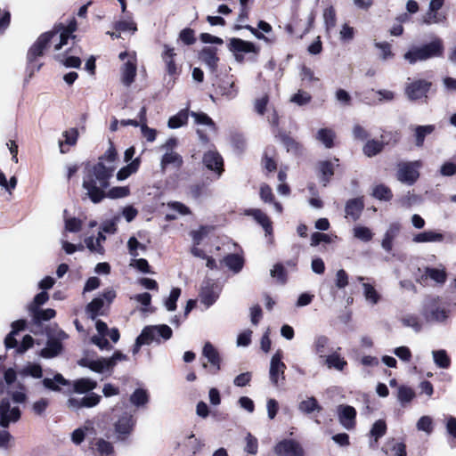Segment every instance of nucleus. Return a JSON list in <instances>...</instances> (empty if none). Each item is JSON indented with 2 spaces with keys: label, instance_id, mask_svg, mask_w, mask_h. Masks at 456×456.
I'll list each match as a JSON object with an SVG mask.
<instances>
[{
  "label": "nucleus",
  "instance_id": "nucleus-1",
  "mask_svg": "<svg viewBox=\"0 0 456 456\" xmlns=\"http://www.w3.org/2000/svg\"><path fill=\"white\" fill-rule=\"evenodd\" d=\"M116 159L117 151L110 145L96 164L86 167L82 186L92 202L96 204L106 198V189L116 169Z\"/></svg>",
  "mask_w": 456,
  "mask_h": 456
},
{
  "label": "nucleus",
  "instance_id": "nucleus-2",
  "mask_svg": "<svg viewBox=\"0 0 456 456\" xmlns=\"http://www.w3.org/2000/svg\"><path fill=\"white\" fill-rule=\"evenodd\" d=\"M27 396L24 387L20 385V390L12 393L11 402L9 397H3L0 401V425L6 428L11 423L17 422L20 418V411L17 403L25 402Z\"/></svg>",
  "mask_w": 456,
  "mask_h": 456
},
{
  "label": "nucleus",
  "instance_id": "nucleus-3",
  "mask_svg": "<svg viewBox=\"0 0 456 456\" xmlns=\"http://www.w3.org/2000/svg\"><path fill=\"white\" fill-rule=\"evenodd\" d=\"M54 36H56V33H51L50 31L43 33L29 48L27 58L29 69H31L30 76H32L35 71H38L41 68V64L35 63L37 58L43 55L44 51L48 47L50 43L56 44Z\"/></svg>",
  "mask_w": 456,
  "mask_h": 456
},
{
  "label": "nucleus",
  "instance_id": "nucleus-4",
  "mask_svg": "<svg viewBox=\"0 0 456 456\" xmlns=\"http://www.w3.org/2000/svg\"><path fill=\"white\" fill-rule=\"evenodd\" d=\"M136 419L131 412L124 411L113 424L115 438L118 442H126L132 435Z\"/></svg>",
  "mask_w": 456,
  "mask_h": 456
},
{
  "label": "nucleus",
  "instance_id": "nucleus-5",
  "mask_svg": "<svg viewBox=\"0 0 456 456\" xmlns=\"http://www.w3.org/2000/svg\"><path fill=\"white\" fill-rule=\"evenodd\" d=\"M124 61L120 68L121 82L126 86H130L135 78L137 71V59L134 52H122L118 55Z\"/></svg>",
  "mask_w": 456,
  "mask_h": 456
},
{
  "label": "nucleus",
  "instance_id": "nucleus-6",
  "mask_svg": "<svg viewBox=\"0 0 456 456\" xmlns=\"http://www.w3.org/2000/svg\"><path fill=\"white\" fill-rule=\"evenodd\" d=\"M422 314L428 322H445L450 310L442 305L438 298L432 297L425 302Z\"/></svg>",
  "mask_w": 456,
  "mask_h": 456
},
{
  "label": "nucleus",
  "instance_id": "nucleus-7",
  "mask_svg": "<svg viewBox=\"0 0 456 456\" xmlns=\"http://www.w3.org/2000/svg\"><path fill=\"white\" fill-rule=\"evenodd\" d=\"M420 160L401 162L397 166V179L403 183L412 185L419 178V169L421 167Z\"/></svg>",
  "mask_w": 456,
  "mask_h": 456
},
{
  "label": "nucleus",
  "instance_id": "nucleus-8",
  "mask_svg": "<svg viewBox=\"0 0 456 456\" xmlns=\"http://www.w3.org/2000/svg\"><path fill=\"white\" fill-rule=\"evenodd\" d=\"M171 328L166 324L146 326L139 335L147 345L160 343V338L167 340L172 337Z\"/></svg>",
  "mask_w": 456,
  "mask_h": 456
},
{
  "label": "nucleus",
  "instance_id": "nucleus-9",
  "mask_svg": "<svg viewBox=\"0 0 456 456\" xmlns=\"http://www.w3.org/2000/svg\"><path fill=\"white\" fill-rule=\"evenodd\" d=\"M116 297V292L113 289H107L102 295L93 299L86 306V313L92 320L103 314L105 304L110 305Z\"/></svg>",
  "mask_w": 456,
  "mask_h": 456
},
{
  "label": "nucleus",
  "instance_id": "nucleus-10",
  "mask_svg": "<svg viewBox=\"0 0 456 456\" xmlns=\"http://www.w3.org/2000/svg\"><path fill=\"white\" fill-rule=\"evenodd\" d=\"M281 359L282 353L281 350H278L273 355L270 362L269 378L272 384L276 387H279L285 379L286 365Z\"/></svg>",
  "mask_w": 456,
  "mask_h": 456
},
{
  "label": "nucleus",
  "instance_id": "nucleus-11",
  "mask_svg": "<svg viewBox=\"0 0 456 456\" xmlns=\"http://www.w3.org/2000/svg\"><path fill=\"white\" fill-rule=\"evenodd\" d=\"M228 48L233 53L235 60L239 62L244 61L246 53H253L257 54L259 52L258 47H256L255 44L236 37L230 39Z\"/></svg>",
  "mask_w": 456,
  "mask_h": 456
},
{
  "label": "nucleus",
  "instance_id": "nucleus-12",
  "mask_svg": "<svg viewBox=\"0 0 456 456\" xmlns=\"http://www.w3.org/2000/svg\"><path fill=\"white\" fill-rule=\"evenodd\" d=\"M68 338L62 330H58L55 334H48L46 346L40 352L44 358H53L61 354L62 350L61 342Z\"/></svg>",
  "mask_w": 456,
  "mask_h": 456
},
{
  "label": "nucleus",
  "instance_id": "nucleus-13",
  "mask_svg": "<svg viewBox=\"0 0 456 456\" xmlns=\"http://www.w3.org/2000/svg\"><path fill=\"white\" fill-rule=\"evenodd\" d=\"M221 287L213 280L207 279L202 282L200 299L206 307L211 306L219 297Z\"/></svg>",
  "mask_w": 456,
  "mask_h": 456
},
{
  "label": "nucleus",
  "instance_id": "nucleus-14",
  "mask_svg": "<svg viewBox=\"0 0 456 456\" xmlns=\"http://www.w3.org/2000/svg\"><path fill=\"white\" fill-rule=\"evenodd\" d=\"M278 456H304L305 451L299 442L294 439H283L273 447Z\"/></svg>",
  "mask_w": 456,
  "mask_h": 456
},
{
  "label": "nucleus",
  "instance_id": "nucleus-15",
  "mask_svg": "<svg viewBox=\"0 0 456 456\" xmlns=\"http://www.w3.org/2000/svg\"><path fill=\"white\" fill-rule=\"evenodd\" d=\"M432 83L425 79L413 80L406 85L405 94L411 101L427 98Z\"/></svg>",
  "mask_w": 456,
  "mask_h": 456
},
{
  "label": "nucleus",
  "instance_id": "nucleus-16",
  "mask_svg": "<svg viewBox=\"0 0 456 456\" xmlns=\"http://www.w3.org/2000/svg\"><path fill=\"white\" fill-rule=\"evenodd\" d=\"M337 414L340 425L347 430L354 428L356 424V411L354 407L340 404L337 407Z\"/></svg>",
  "mask_w": 456,
  "mask_h": 456
},
{
  "label": "nucleus",
  "instance_id": "nucleus-17",
  "mask_svg": "<svg viewBox=\"0 0 456 456\" xmlns=\"http://www.w3.org/2000/svg\"><path fill=\"white\" fill-rule=\"evenodd\" d=\"M75 30V20H73L68 27H64L62 24L56 25L53 29L50 31L51 33H56V36H54V39L56 41L54 50L59 51L63 45H67L68 40Z\"/></svg>",
  "mask_w": 456,
  "mask_h": 456
},
{
  "label": "nucleus",
  "instance_id": "nucleus-18",
  "mask_svg": "<svg viewBox=\"0 0 456 456\" xmlns=\"http://www.w3.org/2000/svg\"><path fill=\"white\" fill-rule=\"evenodd\" d=\"M101 395L95 393H90L84 397H69L67 401V406L70 410L77 411L83 407L92 408L96 406L101 401Z\"/></svg>",
  "mask_w": 456,
  "mask_h": 456
},
{
  "label": "nucleus",
  "instance_id": "nucleus-19",
  "mask_svg": "<svg viewBox=\"0 0 456 456\" xmlns=\"http://www.w3.org/2000/svg\"><path fill=\"white\" fill-rule=\"evenodd\" d=\"M203 163L205 167L214 171L220 176L224 171V162L220 154L216 151H208L203 156Z\"/></svg>",
  "mask_w": 456,
  "mask_h": 456
},
{
  "label": "nucleus",
  "instance_id": "nucleus-20",
  "mask_svg": "<svg viewBox=\"0 0 456 456\" xmlns=\"http://www.w3.org/2000/svg\"><path fill=\"white\" fill-rule=\"evenodd\" d=\"M426 60L442 57L444 51V42L439 37H435L431 42L422 45Z\"/></svg>",
  "mask_w": 456,
  "mask_h": 456
},
{
  "label": "nucleus",
  "instance_id": "nucleus-21",
  "mask_svg": "<svg viewBox=\"0 0 456 456\" xmlns=\"http://www.w3.org/2000/svg\"><path fill=\"white\" fill-rule=\"evenodd\" d=\"M202 354L208 359L215 373L221 370V356L217 349L210 342L205 343Z\"/></svg>",
  "mask_w": 456,
  "mask_h": 456
},
{
  "label": "nucleus",
  "instance_id": "nucleus-22",
  "mask_svg": "<svg viewBox=\"0 0 456 456\" xmlns=\"http://www.w3.org/2000/svg\"><path fill=\"white\" fill-rule=\"evenodd\" d=\"M338 159H334V160H322L318 163V171L320 175L321 183L323 186H326L331 176L334 175V166H338Z\"/></svg>",
  "mask_w": 456,
  "mask_h": 456
},
{
  "label": "nucleus",
  "instance_id": "nucleus-23",
  "mask_svg": "<svg viewBox=\"0 0 456 456\" xmlns=\"http://www.w3.org/2000/svg\"><path fill=\"white\" fill-rule=\"evenodd\" d=\"M147 109L145 106H142L140 111L137 115V118L140 119V128L142 136L149 142H153L157 137V130L154 128H151L147 126Z\"/></svg>",
  "mask_w": 456,
  "mask_h": 456
},
{
  "label": "nucleus",
  "instance_id": "nucleus-24",
  "mask_svg": "<svg viewBox=\"0 0 456 456\" xmlns=\"http://www.w3.org/2000/svg\"><path fill=\"white\" fill-rule=\"evenodd\" d=\"M245 215L252 216L265 230L266 235L273 233V226L270 218L258 208H251L245 211Z\"/></svg>",
  "mask_w": 456,
  "mask_h": 456
},
{
  "label": "nucleus",
  "instance_id": "nucleus-25",
  "mask_svg": "<svg viewBox=\"0 0 456 456\" xmlns=\"http://www.w3.org/2000/svg\"><path fill=\"white\" fill-rule=\"evenodd\" d=\"M364 208L363 200L361 198L349 200L345 207L346 217L356 221Z\"/></svg>",
  "mask_w": 456,
  "mask_h": 456
},
{
  "label": "nucleus",
  "instance_id": "nucleus-26",
  "mask_svg": "<svg viewBox=\"0 0 456 456\" xmlns=\"http://www.w3.org/2000/svg\"><path fill=\"white\" fill-rule=\"evenodd\" d=\"M216 52L217 50L215 47H204L200 53V61L211 70H215L217 66L218 57Z\"/></svg>",
  "mask_w": 456,
  "mask_h": 456
},
{
  "label": "nucleus",
  "instance_id": "nucleus-27",
  "mask_svg": "<svg viewBox=\"0 0 456 456\" xmlns=\"http://www.w3.org/2000/svg\"><path fill=\"white\" fill-rule=\"evenodd\" d=\"M42 383L45 388L54 392H60L61 386H68L70 384V382L60 373H56L53 379L45 378Z\"/></svg>",
  "mask_w": 456,
  "mask_h": 456
},
{
  "label": "nucleus",
  "instance_id": "nucleus-28",
  "mask_svg": "<svg viewBox=\"0 0 456 456\" xmlns=\"http://www.w3.org/2000/svg\"><path fill=\"white\" fill-rule=\"evenodd\" d=\"M357 281L362 282L363 296L365 300L370 305H377L380 300V295L375 288L369 282H363L364 278L358 276Z\"/></svg>",
  "mask_w": 456,
  "mask_h": 456
},
{
  "label": "nucleus",
  "instance_id": "nucleus-29",
  "mask_svg": "<svg viewBox=\"0 0 456 456\" xmlns=\"http://www.w3.org/2000/svg\"><path fill=\"white\" fill-rule=\"evenodd\" d=\"M26 321L25 320H18L12 323V331L7 335L4 339V345L7 349L13 348L17 346V340L15 339V335L25 329Z\"/></svg>",
  "mask_w": 456,
  "mask_h": 456
},
{
  "label": "nucleus",
  "instance_id": "nucleus-30",
  "mask_svg": "<svg viewBox=\"0 0 456 456\" xmlns=\"http://www.w3.org/2000/svg\"><path fill=\"white\" fill-rule=\"evenodd\" d=\"M443 240L444 235L435 231H425L415 234L412 238L415 243L441 242Z\"/></svg>",
  "mask_w": 456,
  "mask_h": 456
},
{
  "label": "nucleus",
  "instance_id": "nucleus-31",
  "mask_svg": "<svg viewBox=\"0 0 456 456\" xmlns=\"http://www.w3.org/2000/svg\"><path fill=\"white\" fill-rule=\"evenodd\" d=\"M72 386L75 393L85 394L96 388L97 382L88 378H82L74 380Z\"/></svg>",
  "mask_w": 456,
  "mask_h": 456
},
{
  "label": "nucleus",
  "instance_id": "nucleus-32",
  "mask_svg": "<svg viewBox=\"0 0 456 456\" xmlns=\"http://www.w3.org/2000/svg\"><path fill=\"white\" fill-rule=\"evenodd\" d=\"M175 56V49L168 46L167 45H164V52L162 53V59L166 63L167 72L173 76L176 74L177 68L174 61V57Z\"/></svg>",
  "mask_w": 456,
  "mask_h": 456
},
{
  "label": "nucleus",
  "instance_id": "nucleus-33",
  "mask_svg": "<svg viewBox=\"0 0 456 456\" xmlns=\"http://www.w3.org/2000/svg\"><path fill=\"white\" fill-rule=\"evenodd\" d=\"M400 224H392L389 225L388 229L387 230L386 233L384 234V238L382 240L381 245L382 248L389 252L391 251L393 248V240L397 236L400 231Z\"/></svg>",
  "mask_w": 456,
  "mask_h": 456
},
{
  "label": "nucleus",
  "instance_id": "nucleus-34",
  "mask_svg": "<svg viewBox=\"0 0 456 456\" xmlns=\"http://www.w3.org/2000/svg\"><path fill=\"white\" fill-rule=\"evenodd\" d=\"M64 141L59 142V147L61 153L67 152L65 146H74L77 143L78 138V131L77 128H69L62 133Z\"/></svg>",
  "mask_w": 456,
  "mask_h": 456
},
{
  "label": "nucleus",
  "instance_id": "nucleus-35",
  "mask_svg": "<svg viewBox=\"0 0 456 456\" xmlns=\"http://www.w3.org/2000/svg\"><path fill=\"white\" fill-rule=\"evenodd\" d=\"M403 59L410 64H415L418 61H425L426 57L421 45L411 46L404 54Z\"/></svg>",
  "mask_w": 456,
  "mask_h": 456
},
{
  "label": "nucleus",
  "instance_id": "nucleus-36",
  "mask_svg": "<svg viewBox=\"0 0 456 456\" xmlns=\"http://www.w3.org/2000/svg\"><path fill=\"white\" fill-rule=\"evenodd\" d=\"M446 20V14L442 12L431 11L428 9L422 16L421 22L425 25L440 24Z\"/></svg>",
  "mask_w": 456,
  "mask_h": 456
},
{
  "label": "nucleus",
  "instance_id": "nucleus-37",
  "mask_svg": "<svg viewBox=\"0 0 456 456\" xmlns=\"http://www.w3.org/2000/svg\"><path fill=\"white\" fill-rule=\"evenodd\" d=\"M183 164L182 157L175 151H166L162 156L160 166L164 171L168 165H173L175 167H180Z\"/></svg>",
  "mask_w": 456,
  "mask_h": 456
},
{
  "label": "nucleus",
  "instance_id": "nucleus-38",
  "mask_svg": "<svg viewBox=\"0 0 456 456\" xmlns=\"http://www.w3.org/2000/svg\"><path fill=\"white\" fill-rule=\"evenodd\" d=\"M94 448L99 456H116L112 443L103 438H99L95 441Z\"/></svg>",
  "mask_w": 456,
  "mask_h": 456
},
{
  "label": "nucleus",
  "instance_id": "nucleus-39",
  "mask_svg": "<svg viewBox=\"0 0 456 456\" xmlns=\"http://www.w3.org/2000/svg\"><path fill=\"white\" fill-rule=\"evenodd\" d=\"M80 364L88 367L95 372H102L110 368V362L106 358H101L98 360H82Z\"/></svg>",
  "mask_w": 456,
  "mask_h": 456
},
{
  "label": "nucleus",
  "instance_id": "nucleus-40",
  "mask_svg": "<svg viewBox=\"0 0 456 456\" xmlns=\"http://www.w3.org/2000/svg\"><path fill=\"white\" fill-rule=\"evenodd\" d=\"M315 138L326 148L330 149L334 145L335 132L330 128H321L318 130Z\"/></svg>",
  "mask_w": 456,
  "mask_h": 456
},
{
  "label": "nucleus",
  "instance_id": "nucleus-41",
  "mask_svg": "<svg viewBox=\"0 0 456 456\" xmlns=\"http://www.w3.org/2000/svg\"><path fill=\"white\" fill-rule=\"evenodd\" d=\"M189 117L188 109L181 110L177 114L169 118L167 126L171 129H176L187 123Z\"/></svg>",
  "mask_w": 456,
  "mask_h": 456
},
{
  "label": "nucleus",
  "instance_id": "nucleus-42",
  "mask_svg": "<svg viewBox=\"0 0 456 456\" xmlns=\"http://www.w3.org/2000/svg\"><path fill=\"white\" fill-rule=\"evenodd\" d=\"M260 198L263 201L266 203H273L274 209L278 213L282 212V206L274 200V196L273 194L272 189L267 184H262L260 187Z\"/></svg>",
  "mask_w": 456,
  "mask_h": 456
},
{
  "label": "nucleus",
  "instance_id": "nucleus-43",
  "mask_svg": "<svg viewBox=\"0 0 456 456\" xmlns=\"http://www.w3.org/2000/svg\"><path fill=\"white\" fill-rule=\"evenodd\" d=\"M435 364L442 369H448L451 366V359L444 349L432 351Z\"/></svg>",
  "mask_w": 456,
  "mask_h": 456
},
{
  "label": "nucleus",
  "instance_id": "nucleus-44",
  "mask_svg": "<svg viewBox=\"0 0 456 456\" xmlns=\"http://www.w3.org/2000/svg\"><path fill=\"white\" fill-rule=\"evenodd\" d=\"M434 125L417 126L415 127L416 145L421 147L424 143L425 137L431 134L435 131Z\"/></svg>",
  "mask_w": 456,
  "mask_h": 456
},
{
  "label": "nucleus",
  "instance_id": "nucleus-45",
  "mask_svg": "<svg viewBox=\"0 0 456 456\" xmlns=\"http://www.w3.org/2000/svg\"><path fill=\"white\" fill-rule=\"evenodd\" d=\"M298 409L304 413L310 414L315 411H320L322 407L314 396H310L299 403Z\"/></svg>",
  "mask_w": 456,
  "mask_h": 456
},
{
  "label": "nucleus",
  "instance_id": "nucleus-46",
  "mask_svg": "<svg viewBox=\"0 0 456 456\" xmlns=\"http://www.w3.org/2000/svg\"><path fill=\"white\" fill-rule=\"evenodd\" d=\"M384 451L386 453L391 451L395 456H406V447L403 443L397 442L395 439H391L386 444Z\"/></svg>",
  "mask_w": 456,
  "mask_h": 456
},
{
  "label": "nucleus",
  "instance_id": "nucleus-47",
  "mask_svg": "<svg viewBox=\"0 0 456 456\" xmlns=\"http://www.w3.org/2000/svg\"><path fill=\"white\" fill-rule=\"evenodd\" d=\"M403 326L411 328L414 331L419 332L422 328V322L416 314H408L401 318Z\"/></svg>",
  "mask_w": 456,
  "mask_h": 456
},
{
  "label": "nucleus",
  "instance_id": "nucleus-48",
  "mask_svg": "<svg viewBox=\"0 0 456 456\" xmlns=\"http://www.w3.org/2000/svg\"><path fill=\"white\" fill-rule=\"evenodd\" d=\"M191 116L194 118L197 125L206 126L210 131H216L214 121L204 112H191Z\"/></svg>",
  "mask_w": 456,
  "mask_h": 456
},
{
  "label": "nucleus",
  "instance_id": "nucleus-49",
  "mask_svg": "<svg viewBox=\"0 0 456 456\" xmlns=\"http://www.w3.org/2000/svg\"><path fill=\"white\" fill-rule=\"evenodd\" d=\"M328 368H334L338 370H343L347 365L346 361L338 354H331L327 356L325 361Z\"/></svg>",
  "mask_w": 456,
  "mask_h": 456
},
{
  "label": "nucleus",
  "instance_id": "nucleus-50",
  "mask_svg": "<svg viewBox=\"0 0 456 456\" xmlns=\"http://www.w3.org/2000/svg\"><path fill=\"white\" fill-rule=\"evenodd\" d=\"M140 165V159H135L127 166L122 167L117 174V178L119 181L126 179L132 174L135 173L138 170Z\"/></svg>",
  "mask_w": 456,
  "mask_h": 456
},
{
  "label": "nucleus",
  "instance_id": "nucleus-51",
  "mask_svg": "<svg viewBox=\"0 0 456 456\" xmlns=\"http://www.w3.org/2000/svg\"><path fill=\"white\" fill-rule=\"evenodd\" d=\"M35 322H40L42 321H48L53 319L56 312L52 308L33 310L29 312Z\"/></svg>",
  "mask_w": 456,
  "mask_h": 456
},
{
  "label": "nucleus",
  "instance_id": "nucleus-52",
  "mask_svg": "<svg viewBox=\"0 0 456 456\" xmlns=\"http://www.w3.org/2000/svg\"><path fill=\"white\" fill-rule=\"evenodd\" d=\"M353 234L354 238L363 242H368L373 238L371 230L362 225H355L353 228Z\"/></svg>",
  "mask_w": 456,
  "mask_h": 456
},
{
  "label": "nucleus",
  "instance_id": "nucleus-53",
  "mask_svg": "<svg viewBox=\"0 0 456 456\" xmlns=\"http://www.w3.org/2000/svg\"><path fill=\"white\" fill-rule=\"evenodd\" d=\"M20 375L22 377L30 376L35 379L42 377L43 370L39 364L28 363L20 370Z\"/></svg>",
  "mask_w": 456,
  "mask_h": 456
},
{
  "label": "nucleus",
  "instance_id": "nucleus-54",
  "mask_svg": "<svg viewBox=\"0 0 456 456\" xmlns=\"http://www.w3.org/2000/svg\"><path fill=\"white\" fill-rule=\"evenodd\" d=\"M149 401V396L144 389H136L130 396V402L136 407L144 406Z\"/></svg>",
  "mask_w": 456,
  "mask_h": 456
},
{
  "label": "nucleus",
  "instance_id": "nucleus-55",
  "mask_svg": "<svg viewBox=\"0 0 456 456\" xmlns=\"http://www.w3.org/2000/svg\"><path fill=\"white\" fill-rule=\"evenodd\" d=\"M224 263L234 273H238L243 266V258L239 255L232 254L224 258Z\"/></svg>",
  "mask_w": 456,
  "mask_h": 456
},
{
  "label": "nucleus",
  "instance_id": "nucleus-56",
  "mask_svg": "<svg viewBox=\"0 0 456 456\" xmlns=\"http://www.w3.org/2000/svg\"><path fill=\"white\" fill-rule=\"evenodd\" d=\"M383 149V143L376 140L368 141L363 146V152L368 157H373Z\"/></svg>",
  "mask_w": 456,
  "mask_h": 456
},
{
  "label": "nucleus",
  "instance_id": "nucleus-57",
  "mask_svg": "<svg viewBox=\"0 0 456 456\" xmlns=\"http://www.w3.org/2000/svg\"><path fill=\"white\" fill-rule=\"evenodd\" d=\"M372 195L380 200H389L393 196L391 190L384 184L374 186Z\"/></svg>",
  "mask_w": 456,
  "mask_h": 456
},
{
  "label": "nucleus",
  "instance_id": "nucleus-58",
  "mask_svg": "<svg viewBox=\"0 0 456 456\" xmlns=\"http://www.w3.org/2000/svg\"><path fill=\"white\" fill-rule=\"evenodd\" d=\"M425 274L437 283H444L446 280V273L443 268H427Z\"/></svg>",
  "mask_w": 456,
  "mask_h": 456
},
{
  "label": "nucleus",
  "instance_id": "nucleus-59",
  "mask_svg": "<svg viewBox=\"0 0 456 456\" xmlns=\"http://www.w3.org/2000/svg\"><path fill=\"white\" fill-rule=\"evenodd\" d=\"M55 59L68 68H78L81 65V60L76 56H66L65 54H57Z\"/></svg>",
  "mask_w": 456,
  "mask_h": 456
},
{
  "label": "nucleus",
  "instance_id": "nucleus-60",
  "mask_svg": "<svg viewBox=\"0 0 456 456\" xmlns=\"http://www.w3.org/2000/svg\"><path fill=\"white\" fill-rule=\"evenodd\" d=\"M219 92L223 96H225L229 100L235 98L238 94V90L233 82L223 83L219 86Z\"/></svg>",
  "mask_w": 456,
  "mask_h": 456
},
{
  "label": "nucleus",
  "instance_id": "nucleus-61",
  "mask_svg": "<svg viewBox=\"0 0 456 456\" xmlns=\"http://www.w3.org/2000/svg\"><path fill=\"white\" fill-rule=\"evenodd\" d=\"M387 431V425L386 422L383 419L377 420L371 429H370V436L374 437L375 442L377 443L379 438L383 436Z\"/></svg>",
  "mask_w": 456,
  "mask_h": 456
},
{
  "label": "nucleus",
  "instance_id": "nucleus-62",
  "mask_svg": "<svg viewBox=\"0 0 456 456\" xmlns=\"http://www.w3.org/2000/svg\"><path fill=\"white\" fill-rule=\"evenodd\" d=\"M115 29L118 32H131L137 30L136 24L132 20H122L115 23Z\"/></svg>",
  "mask_w": 456,
  "mask_h": 456
},
{
  "label": "nucleus",
  "instance_id": "nucleus-63",
  "mask_svg": "<svg viewBox=\"0 0 456 456\" xmlns=\"http://www.w3.org/2000/svg\"><path fill=\"white\" fill-rule=\"evenodd\" d=\"M323 19L326 26V29L330 31L336 26V12L332 6H330L324 10Z\"/></svg>",
  "mask_w": 456,
  "mask_h": 456
},
{
  "label": "nucleus",
  "instance_id": "nucleus-64",
  "mask_svg": "<svg viewBox=\"0 0 456 456\" xmlns=\"http://www.w3.org/2000/svg\"><path fill=\"white\" fill-rule=\"evenodd\" d=\"M312 97L309 93L299 90L297 93L291 96L290 102L298 106H304L309 103Z\"/></svg>",
  "mask_w": 456,
  "mask_h": 456
}]
</instances>
